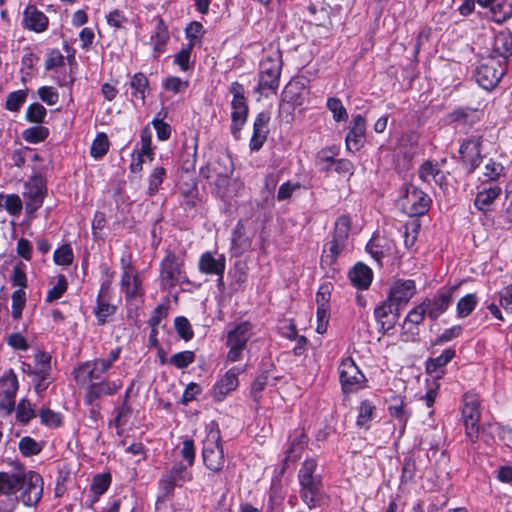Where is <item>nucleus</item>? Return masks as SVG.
Listing matches in <instances>:
<instances>
[{
	"mask_svg": "<svg viewBox=\"0 0 512 512\" xmlns=\"http://www.w3.org/2000/svg\"><path fill=\"white\" fill-rule=\"evenodd\" d=\"M233 96L231 101V132L233 136L238 139L239 133L247 121L248 105L245 98V89L239 82H233L229 88Z\"/></svg>",
	"mask_w": 512,
	"mask_h": 512,
	"instance_id": "nucleus-7",
	"label": "nucleus"
},
{
	"mask_svg": "<svg viewBox=\"0 0 512 512\" xmlns=\"http://www.w3.org/2000/svg\"><path fill=\"white\" fill-rule=\"evenodd\" d=\"M195 355L192 351H181L170 357L168 363L178 369H184L194 362Z\"/></svg>",
	"mask_w": 512,
	"mask_h": 512,
	"instance_id": "nucleus-52",
	"label": "nucleus"
},
{
	"mask_svg": "<svg viewBox=\"0 0 512 512\" xmlns=\"http://www.w3.org/2000/svg\"><path fill=\"white\" fill-rule=\"evenodd\" d=\"M450 119L454 122L473 124L479 119L478 110L471 108L458 109L450 114Z\"/></svg>",
	"mask_w": 512,
	"mask_h": 512,
	"instance_id": "nucleus-44",
	"label": "nucleus"
},
{
	"mask_svg": "<svg viewBox=\"0 0 512 512\" xmlns=\"http://www.w3.org/2000/svg\"><path fill=\"white\" fill-rule=\"evenodd\" d=\"M45 194L46 182L41 176H34L25 183L23 196L27 213H34L42 206Z\"/></svg>",
	"mask_w": 512,
	"mask_h": 512,
	"instance_id": "nucleus-14",
	"label": "nucleus"
},
{
	"mask_svg": "<svg viewBox=\"0 0 512 512\" xmlns=\"http://www.w3.org/2000/svg\"><path fill=\"white\" fill-rule=\"evenodd\" d=\"M129 87L132 90V97L144 104L146 93L149 89V82L147 77L143 73H136L129 82Z\"/></svg>",
	"mask_w": 512,
	"mask_h": 512,
	"instance_id": "nucleus-37",
	"label": "nucleus"
},
{
	"mask_svg": "<svg viewBox=\"0 0 512 512\" xmlns=\"http://www.w3.org/2000/svg\"><path fill=\"white\" fill-rule=\"evenodd\" d=\"M282 70V59L279 52L265 57L259 68V80L256 92L275 93L279 87L280 75Z\"/></svg>",
	"mask_w": 512,
	"mask_h": 512,
	"instance_id": "nucleus-4",
	"label": "nucleus"
},
{
	"mask_svg": "<svg viewBox=\"0 0 512 512\" xmlns=\"http://www.w3.org/2000/svg\"><path fill=\"white\" fill-rule=\"evenodd\" d=\"M184 261L181 257L172 252H168L161 262L160 278L164 287H174L184 278Z\"/></svg>",
	"mask_w": 512,
	"mask_h": 512,
	"instance_id": "nucleus-12",
	"label": "nucleus"
},
{
	"mask_svg": "<svg viewBox=\"0 0 512 512\" xmlns=\"http://www.w3.org/2000/svg\"><path fill=\"white\" fill-rule=\"evenodd\" d=\"M15 410L17 421L24 425H26L31 419H33L36 416V412L33 405L26 398H23L19 401L17 407L15 406Z\"/></svg>",
	"mask_w": 512,
	"mask_h": 512,
	"instance_id": "nucleus-41",
	"label": "nucleus"
},
{
	"mask_svg": "<svg viewBox=\"0 0 512 512\" xmlns=\"http://www.w3.org/2000/svg\"><path fill=\"white\" fill-rule=\"evenodd\" d=\"M366 120L362 115H355L350 130L346 136V146L349 151H358L365 142Z\"/></svg>",
	"mask_w": 512,
	"mask_h": 512,
	"instance_id": "nucleus-23",
	"label": "nucleus"
},
{
	"mask_svg": "<svg viewBox=\"0 0 512 512\" xmlns=\"http://www.w3.org/2000/svg\"><path fill=\"white\" fill-rule=\"evenodd\" d=\"M463 328L461 325L452 326L443 331L439 336L435 338L433 341L434 345H442L446 342H449L455 338H458L462 334Z\"/></svg>",
	"mask_w": 512,
	"mask_h": 512,
	"instance_id": "nucleus-62",
	"label": "nucleus"
},
{
	"mask_svg": "<svg viewBox=\"0 0 512 512\" xmlns=\"http://www.w3.org/2000/svg\"><path fill=\"white\" fill-rule=\"evenodd\" d=\"M226 258L223 254L205 252L200 256L198 269L206 275L224 274Z\"/></svg>",
	"mask_w": 512,
	"mask_h": 512,
	"instance_id": "nucleus-25",
	"label": "nucleus"
},
{
	"mask_svg": "<svg viewBox=\"0 0 512 512\" xmlns=\"http://www.w3.org/2000/svg\"><path fill=\"white\" fill-rule=\"evenodd\" d=\"M121 349L119 347L110 351L106 358L95 359L82 364L75 371V380L81 385H88L102 379V376L119 359Z\"/></svg>",
	"mask_w": 512,
	"mask_h": 512,
	"instance_id": "nucleus-3",
	"label": "nucleus"
},
{
	"mask_svg": "<svg viewBox=\"0 0 512 512\" xmlns=\"http://www.w3.org/2000/svg\"><path fill=\"white\" fill-rule=\"evenodd\" d=\"M455 350L452 348L445 349L441 355L436 358H430L426 362V370L428 373H435L441 367L447 365L454 357Z\"/></svg>",
	"mask_w": 512,
	"mask_h": 512,
	"instance_id": "nucleus-38",
	"label": "nucleus"
},
{
	"mask_svg": "<svg viewBox=\"0 0 512 512\" xmlns=\"http://www.w3.org/2000/svg\"><path fill=\"white\" fill-rule=\"evenodd\" d=\"M233 163L228 156H220L216 160L208 162L201 167L200 175L213 184L214 180L227 178L233 173Z\"/></svg>",
	"mask_w": 512,
	"mask_h": 512,
	"instance_id": "nucleus-19",
	"label": "nucleus"
},
{
	"mask_svg": "<svg viewBox=\"0 0 512 512\" xmlns=\"http://www.w3.org/2000/svg\"><path fill=\"white\" fill-rule=\"evenodd\" d=\"M426 314V308L421 302L419 305L409 311L405 318L403 328L410 331L413 335L417 334V326L423 322Z\"/></svg>",
	"mask_w": 512,
	"mask_h": 512,
	"instance_id": "nucleus-35",
	"label": "nucleus"
},
{
	"mask_svg": "<svg viewBox=\"0 0 512 512\" xmlns=\"http://www.w3.org/2000/svg\"><path fill=\"white\" fill-rule=\"evenodd\" d=\"M49 136V129L42 125L29 127L22 132V138L31 144L43 142Z\"/></svg>",
	"mask_w": 512,
	"mask_h": 512,
	"instance_id": "nucleus-40",
	"label": "nucleus"
},
{
	"mask_svg": "<svg viewBox=\"0 0 512 512\" xmlns=\"http://www.w3.org/2000/svg\"><path fill=\"white\" fill-rule=\"evenodd\" d=\"M74 255L70 245H62L54 252V261L57 265L68 266L73 262Z\"/></svg>",
	"mask_w": 512,
	"mask_h": 512,
	"instance_id": "nucleus-59",
	"label": "nucleus"
},
{
	"mask_svg": "<svg viewBox=\"0 0 512 512\" xmlns=\"http://www.w3.org/2000/svg\"><path fill=\"white\" fill-rule=\"evenodd\" d=\"M327 108L332 112L333 118L336 121H345L348 118L346 108L343 106L340 99L331 97L327 101Z\"/></svg>",
	"mask_w": 512,
	"mask_h": 512,
	"instance_id": "nucleus-57",
	"label": "nucleus"
},
{
	"mask_svg": "<svg viewBox=\"0 0 512 512\" xmlns=\"http://www.w3.org/2000/svg\"><path fill=\"white\" fill-rule=\"evenodd\" d=\"M492 52L489 57L495 59L502 58L501 61H506L512 55V35L509 32L502 31L494 36L492 42Z\"/></svg>",
	"mask_w": 512,
	"mask_h": 512,
	"instance_id": "nucleus-28",
	"label": "nucleus"
},
{
	"mask_svg": "<svg viewBox=\"0 0 512 512\" xmlns=\"http://www.w3.org/2000/svg\"><path fill=\"white\" fill-rule=\"evenodd\" d=\"M366 250L377 262L380 263L383 258L394 254L395 244L391 240L374 237L368 242Z\"/></svg>",
	"mask_w": 512,
	"mask_h": 512,
	"instance_id": "nucleus-29",
	"label": "nucleus"
},
{
	"mask_svg": "<svg viewBox=\"0 0 512 512\" xmlns=\"http://www.w3.org/2000/svg\"><path fill=\"white\" fill-rule=\"evenodd\" d=\"M47 115L46 108L40 103H33L27 107L26 120L31 123L41 124Z\"/></svg>",
	"mask_w": 512,
	"mask_h": 512,
	"instance_id": "nucleus-48",
	"label": "nucleus"
},
{
	"mask_svg": "<svg viewBox=\"0 0 512 512\" xmlns=\"http://www.w3.org/2000/svg\"><path fill=\"white\" fill-rule=\"evenodd\" d=\"M455 290L456 286H453L445 291L438 293L433 298H425L422 301L424 307L426 308L427 315L431 320H437L447 311L453 301V293Z\"/></svg>",
	"mask_w": 512,
	"mask_h": 512,
	"instance_id": "nucleus-16",
	"label": "nucleus"
},
{
	"mask_svg": "<svg viewBox=\"0 0 512 512\" xmlns=\"http://www.w3.org/2000/svg\"><path fill=\"white\" fill-rule=\"evenodd\" d=\"M252 240L246 236L243 225L239 222L232 232L231 254L234 257L243 255L251 248Z\"/></svg>",
	"mask_w": 512,
	"mask_h": 512,
	"instance_id": "nucleus-31",
	"label": "nucleus"
},
{
	"mask_svg": "<svg viewBox=\"0 0 512 512\" xmlns=\"http://www.w3.org/2000/svg\"><path fill=\"white\" fill-rule=\"evenodd\" d=\"M11 298H12L11 315L15 320H18V319H20V317L22 315V311L26 304V293H25L24 289H18L12 293Z\"/></svg>",
	"mask_w": 512,
	"mask_h": 512,
	"instance_id": "nucleus-46",
	"label": "nucleus"
},
{
	"mask_svg": "<svg viewBox=\"0 0 512 512\" xmlns=\"http://www.w3.org/2000/svg\"><path fill=\"white\" fill-rule=\"evenodd\" d=\"M36 367L30 372L31 375H50L51 370V356L43 351H38L34 355Z\"/></svg>",
	"mask_w": 512,
	"mask_h": 512,
	"instance_id": "nucleus-43",
	"label": "nucleus"
},
{
	"mask_svg": "<svg viewBox=\"0 0 512 512\" xmlns=\"http://www.w3.org/2000/svg\"><path fill=\"white\" fill-rule=\"evenodd\" d=\"M189 468L184 463H175L170 470L163 474L159 481L163 497H171L176 486L181 487L184 483L192 480L193 475Z\"/></svg>",
	"mask_w": 512,
	"mask_h": 512,
	"instance_id": "nucleus-11",
	"label": "nucleus"
},
{
	"mask_svg": "<svg viewBox=\"0 0 512 512\" xmlns=\"http://www.w3.org/2000/svg\"><path fill=\"white\" fill-rule=\"evenodd\" d=\"M193 48L192 43H187V45L174 56V63L177 64L182 71H187L190 68V57Z\"/></svg>",
	"mask_w": 512,
	"mask_h": 512,
	"instance_id": "nucleus-58",
	"label": "nucleus"
},
{
	"mask_svg": "<svg viewBox=\"0 0 512 512\" xmlns=\"http://www.w3.org/2000/svg\"><path fill=\"white\" fill-rule=\"evenodd\" d=\"M316 469V460L306 459L298 473L301 486L300 497L309 509L321 506L325 499L322 478L319 474H316Z\"/></svg>",
	"mask_w": 512,
	"mask_h": 512,
	"instance_id": "nucleus-2",
	"label": "nucleus"
},
{
	"mask_svg": "<svg viewBox=\"0 0 512 512\" xmlns=\"http://www.w3.org/2000/svg\"><path fill=\"white\" fill-rule=\"evenodd\" d=\"M108 149L109 140L107 135L105 133H99L91 145L90 154L95 159H98L103 157L107 153Z\"/></svg>",
	"mask_w": 512,
	"mask_h": 512,
	"instance_id": "nucleus-45",
	"label": "nucleus"
},
{
	"mask_svg": "<svg viewBox=\"0 0 512 512\" xmlns=\"http://www.w3.org/2000/svg\"><path fill=\"white\" fill-rule=\"evenodd\" d=\"M202 458L205 466L212 472H219L223 468L225 458L218 430L208 432L203 442Z\"/></svg>",
	"mask_w": 512,
	"mask_h": 512,
	"instance_id": "nucleus-8",
	"label": "nucleus"
},
{
	"mask_svg": "<svg viewBox=\"0 0 512 512\" xmlns=\"http://www.w3.org/2000/svg\"><path fill=\"white\" fill-rule=\"evenodd\" d=\"M212 185L214 186L213 192L215 195L224 202H229L233 198L240 196L244 189V184L241 180L231 178L230 176L214 180Z\"/></svg>",
	"mask_w": 512,
	"mask_h": 512,
	"instance_id": "nucleus-20",
	"label": "nucleus"
},
{
	"mask_svg": "<svg viewBox=\"0 0 512 512\" xmlns=\"http://www.w3.org/2000/svg\"><path fill=\"white\" fill-rule=\"evenodd\" d=\"M110 281H104L99 290L96 306L93 310L99 325H104L108 322V318L116 313L117 307L109 302L110 298Z\"/></svg>",
	"mask_w": 512,
	"mask_h": 512,
	"instance_id": "nucleus-17",
	"label": "nucleus"
},
{
	"mask_svg": "<svg viewBox=\"0 0 512 512\" xmlns=\"http://www.w3.org/2000/svg\"><path fill=\"white\" fill-rule=\"evenodd\" d=\"M418 176L423 182L431 183V181H434L436 184H440L444 178L438 165L429 160L421 164L418 169Z\"/></svg>",
	"mask_w": 512,
	"mask_h": 512,
	"instance_id": "nucleus-36",
	"label": "nucleus"
},
{
	"mask_svg": "<svg viewBox=\"0 0 512 512\" xmlns=\"http://www.w3.org/2000/svg\"><path fill=\"white\" fill-rule=\"evenodd\" d=\"M478 303L476 294L469 293L460 298L456 305L457 317L465 318L469 316L475 309Z\"/></svg>",
	"mask_w": 512,
	"mask_h": 512,
	"instance_id": "nucleus-39",
	"label": "nucleus"
},
{
	"mask_svg": "<svg viewBox=\"0 0 512 512\" xmlns=\"http://www.w3.org/2000/svg\"><path fill=\"white\" fill-rule=\"evenodd\" d=\"M338 370L340 382L345 392L357 390L365 380L364 375L350 357L341 361Z\"/></svg>",
	"mask_w": 512,
	"mask_h": 512,
	"instance_id": "nucleus-15",
	"label": "nucleus"
},
{
	"mask_svg": "<svg viewBox=\"0 0 512 512\" xmlns=\"http://www.w3.org/2000/svg\"><path fill=\"white\" fill-rule=\"evenodd\" d=\"M0 415L5 417L15 410V398L19 382L13 370H8L0 377Z\"/></svg>",
	"mask_w": 512,
	"mask_h": 512,
	"instance_id": "nucleus-9",
	"label": "nucleus"
},
{
	"mask_svg": "<svg viewBox=\"0 0 512 512\" xmlns=\"http://www.w3.org/2000/svg\"><path fill=\"white\" fill-rule=\"evenodd\" d=\"M416 293L413 280L398 279L390 287L388 298L395 304V312L405 306Z\"/></svg>",
	"mask_w": 512,
	"mask_h": 512,
	"instance_id": "nucleus-18",
	"label": "nucleus"
},
{
	"mask_svg": "<svg viewBox=\"0 0 512 512\" xmlns=\"http://www.w3.org/2000/svg\"><path fill=\"white\" fill-rule=\"evenodd\" d=\"M27 99V92L25 90H17L11 92L7 96L5 108L12 112H17Z\"/></svg>",
	"mask_w": 512,
	"mask_h": 512,
	"instance_id": "nucleus-50",
	"label": "nucleus"
},
{
	"mask_svg": "<svg viewBox=\"0 0 512 512\" xmlns=\"http://www.w3.org/2000/svg\"><path fill=\"white\" fill-rule=\"evenodd\" d=\"M88 391L86 394V401L91 404L96 399L105 396L115 394L121 387L116 382L100 381L88 384Z\"/></svg>",
	"mask_w": 512,
	"mask_h": 512,
	"instance_id": "nucleus-30",
	"label": "nucleus"
},
{
	"mask_svg": "<svg viewBox=\"0 0 512 512\" xmlns=\"http://www.w3.org/2000/svg\"><path fill=\"white\" fill-rule=\"evenodd\" d=\"M41 423L50 428H56L61 425V415L49 408H42L39 411Z\"/></svg>",
	"mask_w": 512,
	"mask_h": 512,
	"instance_id": "nucleus-61",
	"label": "nucleus"
},
{
	"mask_svg": "<svg viewBox=\"0 0 512 512\" xmlns=\"http://www.w3.org/2000/svg\"><path fill=\"white\" fill-rule=\"evenodd\" d=\"M68 287L67 279L64 275H59L57 278V283L48 291L46 296L47 302H53L62 297V295L66 292Z\"/></svg>",
	"mask_w": 512,
	"mask_h": 512,
	"instance_id": "nucleus-55",
	"label": "nucleus"
},
{
	"mask_svg": "<svg viewBox=\"0 0 512 512\" xmlns=\"http://www.w3.org/2000/svg\"><path fill=\"white\" fill-rule=\"evenodd\" d=\"M501 192V187L496 184L491 185L488 188H484L477 193L474 202L475 206L479 210L485 211L494 202V200L500 196Z\"/></svg>",
	"mask_w": 512,
	"mask_h": 512,
	"instance_id": "nucleus-34",
	"label": "nucleus"
},
{
	"mask_svg": "<svg viewBox=\"0 0 512 512\" xmlns=\"http://www.w3.org/2000/svg\"><path fill=\"white\" fill-rule=\"evenodd\" d=\"M111 484V475L109 473L97 474L93 477L91 491L96 495L104 494Z\"/></svg>",
	"mask_w": 512,
	"mask_h": 512,
	"instance_id": "nucleus-51",
	"label": "nucleus"
},
{
	"mask_svg": "<svg viewBox=\"0 0 512 512\" xmlns=\"http://www.w3.org/2000/svg\"><path fill=\"white\" fill-rule=\"evenodd\" d=\"M243 371L244 369L239 367L229 369L213 388L215 399L221 401L227 394L235 390L239 385L238 376Z\"/></svg>",
	"mask_w": 512,
	"mask_h": 512,
	"instance_id": "nucleus-24",
	"label": "nucleus"
},
{
	"mask_svg": "<svg viewBox=\"0 0 512 512\" xmlns=\"http://www.w3.org/2000/svg\"><path fill=\"white\" fill-rule=\"evenodd\" d=\"M49 25L48 17L35 5H28L23 11L22 26L35 33H42Z\"/></svg>",
	"mask_w": 512,
	"mask_h": 512,
	"instance_id": "nucleus-21",
	"label": "nucleus"
},
{
	"mask_svg": "<svg viewBox=\"0 0 512 512\" xmlns=\"http://www.w3.org/2000/svg\"><path fill=\"white\" fill-rule=\"evenodd\" d=\"M121 285L127 299L140 298L143 294L142 282L129 265L124 268Z\"/></svg>",
	"mask_w": 512,
	"mask_h": 512,
	"instance_id": "nucleus-27",
	"label": "nucleus"
},
{
	"mask_svg": "<svg viewBox=\"0 0 512 512\" xmlns=\"http://www.w3.org/2000/svg\"><path fill=\"white\" fill-rule=\"evenodd\" d=\"M389 413L393 418L399 421L401 430L403 431L410 416L404 408V402L400 400L398 404L391 405L389 407Z\"/></svg>",
	"mask_w": 512,
	"mask_h": 512,
	"instance_id": "nucleus-63",
	"label": "nucleus"
},
{
	"mask_svg": "<svg viewBox=\"0 0 512 512\" xmlns=\"http://www.w3.org/2000/svg\"><path fill=\"white\" fill-rule=\"evenodd\" d=\"M270 121V114L268 112H260L253 124V134L250 139V149L258 151L265 143L268 135L267 125Z\"/></svg>",
	"mask_w": 512,
	"mask_h": 512,
	"instance_id": "nucleus-26",
	"label": "nucleus"
},
{
	"mask_svg": "<svg viewBox=\"0 0 512 512\" xmlns=\"http://www.w3.org/2000/svg\"><path fill=\"white\" fill-rule=\"evenodd\" d=\"M349 279L353 286L358 289H367L372 282L373 272L372 270L363 263H357L350 271H349Z\"/></svg>",
	"mask_w": 512,
	"mask_h": 512,
	"instance_id": "nucleus-32",
	"label": "nucleus"
},
{
	"mask_svg": "<svg viewBox=\"0 0 512 512\" xmlns=\"http://www.w3.org/2000/svg\"><path fill=\"white\" fill-rule=\"evenodd\" d=\"M430 197L414 185H406L405 194L400 199L403 211L409 216H420L428 211Z\"/></svg>",
	"mask_w": 512,
	"mask_h": 512,
	"instance_id": "nucleus-10",
	"label": "nucleus"
},
{
	"mask_svg": "<svg viewBox=\"0 0 512 512\" xmlns=\"http://www.w3.org/2000/svg\"><path fill=\"white\" fill-rule=\"evenodd\" d=\"M204 33V27L200 22L193 21L185 29L186 38L188 43H192L195 47L197 41L202 37Z\"/></svg>",
	"mask_w": 512,
	"mask_h": 512,
	"instance_id": "nucleus-64",
	"label": "nucleus"
},
{
	"mask_svg": "<svg viewBox=\"0 0 512 512\" xmlns=\"http://www.w3.org/2000/svg\"><path fill=\"white\" fill-rule=\"evenodd\" d=\"M375 406L368 400L361 402L359 407V415L357 418V425L360 427H368L369 422L373 418Z\"/></svg>",
	"mask_w": 512,
	"mask_h": 512,
	"instance_id": "nucleus-47",
	"label": "nucleus"
},
{
	"mask_svg": "<svg viewBox=\"0 0 512 512\" xmlns=\"http://www.w3.org/2000/svg\"><path fill=\"white\" fill-rule=\"evenodd\" d=\"M252 337V325L248 322L236 324L227 333L226 345L229 348L226 359L228 362H237L242 359L243 351Z\"/></svg>",
	"mask_w": 512,
	"mask_h": 512,
	"instance_id": "nucleus-5",
	"label": "nucleus"
},
{
	"mask_svg": "<svg viewBox=\"0 0 512 512\" xmlns=\"http://www.w3.org/2000/svg\"><path fill=\"white\" fill-rule=\"evenodd\" d=\"M165 175L166 170L163 167H156L153 169L148 179V194L150 196L158 192L159 186L162 184Z\"/></svg>",
	"mask_w": 512,
	"mask_h": 512,
	"instance_id": "nucleus-53",
	"label": "nucleus"
},
{
	"mask_svg": "<svg viewBox=\"0 0 512 512\" xmlns=\"http://www.w3.org/2000/svg\"><path fill=\"white\" fill-rule=\"evenodd\" d=\"M268 372H262L251 384L250 395L255 402H259L262 398V392L268 384Z\"/></svg>",
	"mask_w": 512,
	"mask_h": 512,
	"instance_id": "nucleus-49",
	"label": "nucleus"
},
{
	"mask_svg": "<svg viewBox=\"0 0 512 512\" xmlns=\"http://www.w3.org/2000/svg\"><path fill=\"white\" fill-rule=\"evenodd\" d=\"M19 450L24 456L29 457L39 454L42 447L33 438L26 436L19 441Z\"/></svg>",
	"mask_w": 512,
	"mask_h": 512,
	"instance_id": "nucleus-54",
	"label": "nucleus"
},
{
	"mask_svg": "<svg viewBox=\"0 0 512 512\" xmlns=\"http://www.w3.org/2000/svg\"><path fill=\"white\" fill-rule=\"evenodd\" d=\"M463 401L464 405L462 408V416L464 419L466 435L472 442H474L478 438L479 434V421L481 416L479 401L475 396L469 394L464 396Z\"/></svg>",
	"mask_w": 512,
	"mask_h": 512,
	"instance_id": "nucleus-13",
	"label": "nucleus"
},
{
	"mask_svg": "<svg viewBox=\"0 0 512 512\" xmlns=\"http://www.w3.org/2000/svg\"><path fill=\"white\" fill-rule=\"evenodd\" d=\"M307 444V437L304 433H300L298 436H296L289 449L287 450V456L285 458V462H295L300 458L301 452L304 450L305 446Z\"/></svg>",
	"mask_w": 512,
	"mask_h": 512,
	"instance_id": "nucleus-42",
	"label": "nucleus"
},
{
	"mask_svg": "<svg viewBox=\"0 0 512 512\" xmlns=\"http://www.w3.org/2000/svg\"><path fill=\"white\" fill-rule=\"evenodd\" d=\"M351 228V220L349 216L341 215L338 217L335 223V230L333 233V237L338 238L340 240H347L349 231Z\"/></svg>",
	"mask_w": 512,
	"mask_h": 512,
	"instance_id": "nucleus-56",
	"label": "nucleus"
},
{
	"mask_svg": "<svg viewBox=\"0 0 512 512\" xmlns=\"http://www.w3.org/2000/svg\"><path fill=\"white\" fill-rule=\"evenodd\" d=\"M169 40V32L162 19H157L153 33L151 34V43L153 45L155 56L158 57L166 47Z\"/></svg>",
	"mask_w": 512,
	"mask_h": 512,
	"instance_id": "nucleus-33",
	"label": "nucleus"
},
{
	"mask_svg": "<svg viewBox=\"0 0 512 512\" xmlns=\"http://www.w3.org/2000/svg\"><path fill=\"white\" fill-rule=\"evenodd\" d=\"M18 492H21L20 500L25 506L36 505L43 492L41 476L34 471L26 473L0 472V495L13 498L12 496Z\"/></svg>",
	"mask_w": 512,
	"mask_h": 512,
	"instance_id": "nucleus-1",
	"label": "nucleus"
},
{
	"mask_svg": "<svg viewBox=\"0 0 512 512\" xmlns=\"http://www.w3.org/2000/svg\"><path fill=\"white\" fill-rule=\"evenodd\" d=\"M506 72L504 61L487 57L477 66L475 78L477 83L485 90L494 88Z\"/></svg>",
	"mask_w": 512,
	"mask_h": 512,
	"instance_id": "nucleus-6",
	"label": "nucleus"
},
{
	"mask_svg": "<svg viewBox=\"0 0 512 512\" xmlns=\"http://www.w3.org/2000/svg\"><path fill=\"white\" fill-rule=\"evenodd\" d=\"M174 326L178 335L185 341H189L193 338V330L190 322L183 316L176 317L174 320Z\"/></svg>",
	"mask_w": 512,
	"mask_h": 512,
	"instance_id": "nucleus-60",
	"label": "nucleus"
},
{
	"mask_svg": "<svg viewBox=\"0 0 512 512\" xmlns=\"http://www.w3.org/2000/svg\"><path fill=\"white\" fill-rule=\"evenodd\" d=\"M480 146V138L476 137L466 140L460 146L459 153L468 173H472L481 162Z\"/></svg>",
	"mask_w": 512,
	"mask_h": 512,
	"instance_id": "nucleus-22",
	"label": "nucleus"
}]
</instances>
